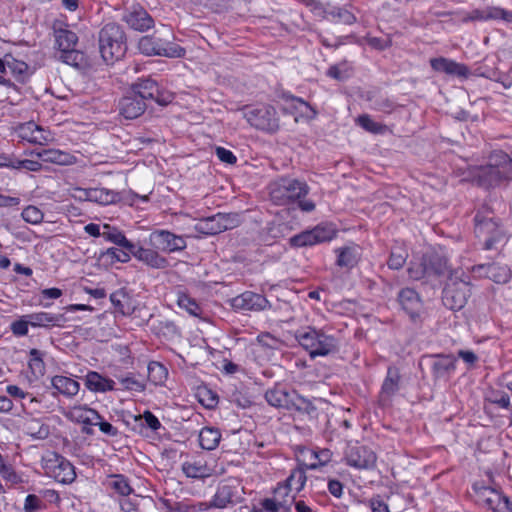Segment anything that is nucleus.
Listing matches in <instances>:
<instances>
[{
  "instance_id": "052dcab7",
  "label": "nucleus",
  "mask_w": 512,
  "mask_h": 512,
  "mask_svg": "<svg viewBox=\"0 0 512 512\" xmlns=\"http://www.w3.org/2000/svg\"><path fill=\"white\" fill-rule=\"evenodd\" d=\"M6 69H9L12 73L22 75L24 74L28 66L25 62L14 59L13 57L6 56Z\"/></svg>"
},
{
  "instance_id": "a19ab883",
  "label": "nucleus",
  "mask_w": 512,
  "mask_h": 512,
  "mask_svg": "<svg viewBox=\"0 0 512 512\" xmlns=\"http://www.w3.org/2000/svg\"><path fill=\"white\" fill-rule=\"evenodd\" d=\"M487 275L496 283H506L511 277V271L507 265L493 263L487 266Z\"/></svg>"
},
{
  "instance_id": "4be33fe9",
  "label": "nucleus",
  "mask_w": 512,
  "mask_h": 512,
  "mask_svg": "<svg viewBox=\"0 0 512 512\" xmlns=\"http://www.w3.org/2000/svg\"><path fill=\"white\" fill-rule=\"evenodd\" d=\"M36 154L41 161L57 165H72L76 161L75 156L58 149H42Z\"/></svg>"
},
{
  "instance_id": "f03ea898",
  "label": "nucleus",
  "mask_w": 512,
  "mask_h": 512,
  "mask_svg": "<svg viewBox=\"0 0 512 512\" xmlns=\"http://www.w3.org/2000/svg\"><path fill=\"white\" fill-rule=\"evenodd\" d=\"M99 49L105 62H113L124 56L126 37L121 26L115 22L105 24L99 32Z\"/></svg>"
},
{
  "instance_id": "6e6552de",
  "label": "nucleus",
  "mask_w": 512,
  "mask_h": 512,
  "mask_svg": "<svg viewBox=\"0 0 512 512\" xmlns=\"http://www.w3.org/2000/svg\"><path fill=\"white\" fill-rule=\"evenodd\" d=\"M470 293L467 281L450 278L443 290V304L451 310H460L466 305Z\"/></svg>"
},
{
  "instance_id": "6ab92c4d",
  "label": "nucleus",
  "mask_w": 512,
  "mask_h": 512,
  "mask_svg": "<svg viewBox=\"0 0 512 512\" xmlns=\"http://www.w3.org/2000/svg\"><path fill=\"white\" fill-rule=\"evenodd\" d=\"M430 65L435 71L444 72L449 75L466 78L469 74L467 66L444 57L432 58Z\"/></svg>"
},
{
  "instance_id": "cd10ccee",
  "label": "nucleus",
  "mask_w": 512,
  "mask_h": 512,
  "mask_svg": "<svg viewBox=\"0 0 512 512\" xmlns=\"http://www.w3.org/2000/svg\"><path fill=\"white\" fill-rule=\"evenodd\" d=\"M182 471L190 478H206L212 474V469L202 460L185 461L182 464Z\"/></svg>"
},
{
  "instance_id": "864d4df0",
  "label": "nucleus",
  "mask_w": 512,
  "mask_h": 512,
  "mask_svg": "<svg viewBox=\"0 0 512 512\" xmlns=\"http://www.w3.org/2000/svg\"><path fill=\"white\" fill-rule=\"evenodd\" d=\"M407 256V252L403 249L398 248L393 250L388 260V266L396 270L402 268L406 262Z\"/></svg>"
},
{
  "instance_id": "0eeeda50",
  "label": "nucleus",
  "mask_w": 512,
  "mask_h": 512,
  "mask_svg": "<svg viewBox=\"0 0 512 512\" xmlns=\"http://www.w3.org/2000/svg\"><path fill=\"white\" fill-rule=\"evenodd\" d=\"M138 49L147 56L158 55L169 58H181L185 49L177 44L162 40L155 35L143 36L138 42Z\"/></svg>"
},
{
  "instance_id": "338daca9",
  "label": "nucleus",
  "mask_w": 512,
  "mask_h": 512,
  "mask_svg": "<svg viewBox=\"0 0 512 512\" xmlns=\"http://www.w3.org/2000/svg\"><path fill=\"white\" fill-rule=\"evenodd\" d=\"M139 419H143L147 427L153 431H157L161 427V423L158 418L150 411H145L139 416Z\"/></svg>"
},
{
  "instance_id": "c9c22d12",
  "label": "nucleus",
  "mask_w": 512,
  "mask_h": 512,
  "mask_svg": "<svg viewBox=\"0 0 512 512\" xmlns=\"http://www.w3.org/2000/svg\"><path fill=\"white\" fill-rule=\"evenodd\" d=\"M455 369V359L451 356L438 357L432 364V370L436 378H442Z\"/></svg>"
},
{
  "instance_id": "4c0bfd02",
  "label": "nucleus",
  "mask_w": 512,
  "mask_h": 512,
  "mask_svg": "<svg viewBox=\"0 0 512 512\" xmlns=\"http://www.w3.org/2000/svg\"><path fill=\"white\" fill-rule=\"evenodd\" d=\"M107 485L120 496H128L133 492L128 480L120 474L111 475L107 481Z\"/></svg>"
},
{
  "instance_id": "de8ad7c7",
  "label": "nucleus",
  "mask_w": 512,
  "mask_h": 512,
  "mask_svg": "<svg viewBox=\"0 0 512 512\" xmlns=\"http://www.w3.org/2000/svg\"><path fill=\"white\" fill-rule=\"evenodd\" d=\"M485 21L501 19L507 23H512V12L500 7H486Z\"/></svg>"
},
{
  "instance_id": "4468645a",
  "label": "nucleus",
  "mask_w": 512,
  "mask_h": 512,
  "mask_svg": "<svg viewBox=\"0 0 512 512\" xmlns=\"http://www.w3.org/2000/svg\"><path fill=\"white\" fill-rule=\"evenodd\" d=\"M17 133L22 140L33 144L46 145L52 140L50 132L34 122L21 124L17 129Z\"/></svg>"
},
{
  "instance_id": "680f3d73",
  "label": "nucleus",
  "mask_w": 512,
  "mask_h": 512,
  "mask_svg": "<svg viewBox=\"0 0 512 512\" xmlns=\"http://www.w3.org/2000/svg\"><path fill=\"white\" fill-rule=\"evenodd\" d=\"M459 16V20L463 23H467L470 21H485V10L474 9L470 12L459 13Z\"/></svg>"
},
{
  "instance_id": "8fccbe9b",
  "label": "nucleus",
  "mask_w": 512,
  "mask_h": 512,
  "mask_svg": "<svg viewBox=\"0 0 512 512\" xmlns=\"http://www.w3.org/2000/svg\"><path fill=\"white\" fill-rule=\"evenodd\" d=\"M399 376L396 371L389 370L388 375L382 385V393L390 396L398 390Z\"/></svg>"
},
{
  "instance_id": "c756f323",
  "label": "nucleus",
  "mask_w": 512,
  "mask_h": 512,
  "mask_svg": "<svg viewBox=\"0 0 512 512\" xmlns=\"http://www.w3.org/2000/svg\"><path fill=\"white\" fill-rule=\"evenodd\" d=\"M102 237H104L109 242L126 248L129 251L135 249V246L129 240H127L125 235L119 229L112 227L109 224L103 225Z\"/></svg>"
},
{
  "instance_id": "c85d7f7f",
  "label": "nucleus",
  "mask_w": 512,
  "mask_h": 512,
  "mask_svg": "<svg viewBox=\"0 0 512 512\" xmlns=\"http://www.w3.org/2000/svg\"><path fill=\"white\" fill-rule=\"evenodd\" d=\"M284 111L296 113L298 115L295 117L296 122L298 121V117L312 119L316 115L315 110L308 103L295 97L287 100V105L284 107Z\"/></svg>"
},
{
  "instance_id": "c03bdc74",
  "label": "nucleus",
  "mask_w": 512,
  "mask_h": 512,
  "mask_svg": "<svg viewBox=\"0 0 512 512\" xmlns=\"http://www.w3.org/2000/svg\"><path fill=\"white\" fill-rule=\"evenodd\" d=\"M218 216L217 214L211 217H207L199 220L196 224L195 228L197 231L207 235H214L220 233L219 224H218Z\"/></svg>"
},
{
  "instance_id": "f257e3e1",
  "label": "nucleus",
  "mask_w": 512,
  "mask_h": 512,
  "mask_svg": "<svg viewBox=\"0 0 512 512\" xmlns=\"http://www.w3.org/2000/svg\"><path fill=\"white\" fill-rule=\"evenodd\" d=\"M478 181L485 187H493L512 179V159L503 151H495L489 163L478 171Z\"/></svg>"
},
{
  "instance_id": "f3484780",
  "label": "nucleus",
  "mask_w": 512,
  "mask_h": 512,
  "mask_svg": "<svg viewBox=\"0 0 512 512\" xmlns=\"http://www.w3.org/2000/svg\"><path fill=\"white\" fill-rule=\"evenodd\" d=\"M28 323L33 328H52L62 327L66 322V318L63 314H53L48 312H36L27 314Z\"/></svg>"
},
{
  "instance_id": "58836bf2",
  "label": "nucleus",
  "mask_w": 512,
  "mask_h": 512,
  "mask_svg": "<svg viewBox=\"0 0 512 512\" xmlns=\"http://www.w3.org/2000/svg\"><path fill=\"white\" fill-rule=\"evenodd\" d=\"M232 501V488L229 485H221L218 487L213 499L209 502L208 507L225 508Z\"/></svg>"
},
{
  "instance_id": "bf43d9fd",
  "label": "nucleus",
  "mask_w": 512,
  "mask_h": 512,
  "mask_svg": "<svg viewBox=\"0 0 512 512\" xmlns=\"http://www.w3.org/2000/svg\"><path fill=\"white\" fill-rule=\"evenodd\" d=\"M28 315L22 316L20 319L11 323V331L15 336H25L28 334Z\"/></svg>"
},
{
  "instance_id": "774afa93",
  "label": "nucleus",
  "mask_w": 512,
  "mask_h": 512,
  "mask_svg": "<svg viewBox=\"0 0 512 512\" xmlns=\"http://www.w3.org/2000/svg\"><path fill=\"white\" fill-rule=\"evenodd\" d=\"M215 153L220 161L227 164H234L237 161L236 156L230 151L223 147H217Z\"/></svg>"
},
{
  "instance_id": "603ef678",
  "label": "nucleus",
  "mask_w": 512,
  "mask_h": 512,
  "mask_svg": "<svg viewBox=\"0 0 512 512\" xmlns=\"http://www.w3.org/2000/svg\"><path fill=\"white\" fill-rule=\"evenodd\" d=\"M119 382L126 390L135 392H142L145 390V384L132 375L120 377Z\"/></svg>"
},
{
  "instance_id": "9b49d317",
  "label": "nucleus",
  "mask_w": 512,
  "mask_h": 512,
  "mask_svg": "<svg viewBox=\"0 0 512 512\" xmlns=\"http://www.w3.org/2000/svg\"><path fill=\"white\" fill-rule=\"evenodd\" d=\"M131 92L139 96L143 101L152 99L160 105H166L173 99L170 93L160 92L157 83L151 79H145L133 84Z\"/></svg>"
},
{
  "instance_id": "2eb2a0df",
  "label": "nucleus",
  "mask_w": 512,
  "mask_h": 512,
  "mask_svg": "<svg viewBox=\"0 0 512 512\" xmlns=\"http://www.w3.org/2000/svg\"><path fill=\"white\" fill-rule=\"evenodd\" d=\"M122 19L129 27L140 32L150 29L154 24L152 17L140 6L126 11Z\"/></svg>"
},
{
  "instance_id": "9d476101",
  "label": "nucleus",
  "mask_w": 512,
  "mask_h": 512,
  "mask_svg": "<svg viewBox=\"0 0 512 512\" xmlns=\"http://www.w3.org/2000/svg\"><path fill=\"white\" fill-rule=\"evenodd\" d=\"M475 222V233L478 238L484 240L485 249H492L496 243L501 242L505 238L499 224L492 218H480L477 215Z\"/></svg>"
},
{
  "instance_id": "412c9836",
  "label": "nucleus",
  "mask_w": 512,
  "mask_h": 512,
  "mask_svg": "<svg viewBox=\"0 0 512 512\" xmlns=\"http://www.w3.org/2000/svg\"><path fill=\"white\" fill-rule=\"evenodd\" d=\"M159 250L152 248H143L139 247L136 250H132L131 252L139 261L145 263L146 265L155 268L162 269L167 267L168 262L166 258L162 257L159 253Z\"/></svg>"
},
{
  "instance_id": "e433bc0d",
  "label": "nucleus",
  "mask_w": 512,
  "mask_h": 512,
  "mask_svg": "<svg viewBox=\"0 0 512 512\" xmlns=\"http://www.w3.org/2000/svg\"><path fill=\"white\" fill-rule=\"evenodd\" d=\"M408 274L410 278L414 280L430 277L431 273L429 269L428 256L425 255L420 260L412 261L408 268Z\"/></svg>"
},
{
  "instance_id": "dca6fc26",
  "label": "nucleus",
  "mask_w": 512,
  "mask_h": 512,
  "mask_svg": "<svg viewBox=\"0 0 512 512\" xmlns=\"http://www.w3.org/2000/svg\"><path fill=\"white\" fill-rule=\"evenodd\" d=\"M145 109V102L132 92H129L119 101V112L126 119L139 117L144 113Z\"/></svg>"
},
{
  "instance_id": "0e129e2a",
  "label": "nucleus",
  "mask_w": 512,
  "mask_h": 512,
  "mask_svg": "<svg viewBox=\"0 0 512 512\" xmlns=\"http://www.w3.org/2000/svg\"><path fill=\"white\" fill-rule=\"evenodd\" d=\"M29 365L33 370L41 372L44 368L42 353L37 349L30 350V361Z\"/></svg>"
},
{
  "instance_id": "a878e982",
  "label": "nucleus",
  "mask_w": 512,
  "mask_h": 512,
  "mask_svg": "<svg viewBox=\"0 0 512 512\" xmlns=\"http://www.w3.org/2000/svg\"><path fill=\"white\" fill-rule=\"evenodd\" d=\"M399 303L411 317L418 315L421 308V301L418 294L410 288H405L400 291Z\"/></svg>"
},
{
  "instance_id": "f8f14e48",
  "label": "nucleus",
  "mask_w": 512,
  "mask_h": 512,
  "mask_svg": "<svg viewBox=\"0 0 512 512\" xmlns=\"http://www.w3.org/2000/svg\"><path fill=\"white\" fill-rule=\"evenodd\" d=\"M56 43L61 50V59L70 64L76 61V52L74 50L78 37L76 33L68 29H58L55 31Z\"/></svg>"
},
{
  "instance_id": "1a4fd4ad",
  "label": "nucleus",
  "mask_w": 512,
  "mask_h": 512,
  "mask_svg": "<svg viewBox=\"0 0 512 512\" xmlns=\"http://www.w3.org/2000/svg\"><path fill=\"white\" fill-rule=\"evenodd\" d=\"M148 244L156 250L165 253L182 251L186 248L183 237L168 230H155L149 235Z\"/></svg>"
},
{
  "instance_id": "37998d69",
  "label": "nucleus",
  "mask_w": 512,
  "mask_h": 512,
  "mask_svg": "<svg viewBox=\"0 0 512 512\" xmlns=\"http://www.w3.org/2000/svg\"><path fill=\"white\" fill-rule=\"evenodd\" d=\"M427 256L431 276H440L447 271L448 267L445 257L436 253L427 254Z\"/></svg>"
},
{
  "instance_id": "49530a36",
  "label": "nucleus",
  "mask_w": 512,
  "mask_h": 512,
  "mask_svg": "<svg viewBox=\"0 0 512 512\" xmlns=\"http://www.w3.org/2000/svg\"><path fill=\"white\" fill-rule=\"evenodd\" d=\"M316 244L330 241L335 236V229L331 225H318L311 229Z\"/></svg>"
},
{
  "instance_id": "e2e57ef3",
  "label": "nucleus",
  "mask_w": 512,
  "mask_h": 512,
  "mask_svg": "<svg viewBox=\"0 0 512 512\" xmlns=\"http://www.w3.org/2000/svg\"><path fill=\"white\" fill-rule=\"evenodd\" d=\"M282 508H284L283 501L276 502L272 499H265L261 508L255 509L254 512H279Z\"/></svg>"
},
{
  "instance_id": "20e7f679",
  "label": "nucleus",
  "mask_w": 512,
  "mask_h": 512,
  "mask_svg": "<svg viewBox=\"0 0 512 512\" xmlns=\"http://www.w3.org/2000/svg\"><path fill=\"white\" fill-rule=\"evenodd\" d=\"M308 187L296 179L283 178L270 186V197L276 205H287L306 196Z\"/></svg>"
},
{
  "instance_id": "423d86ee",
  "label": "nucleus",
  "mask_w": 512,
  "mask_h": 512,
  "mask_svg": "<svg viewBox=\"0 0 512 512\" xmlns=\"http://www.w3.org/2000/svg\"><path fill=\"white\" fill-rule=\"evenodd\" d=\"M243 116L256 129L274 133L279 129V118L274 107L258 105L245 107Z\"/></svg>"
},
{
  "instance_id": "6e6d98bb",
  "label": "nucleus",
  "mask_w": 512,
  "mask_h": 512,
  "mask_svg": "<svg viewBox=\"0 0 512 512\" xmlns=\"http://www.w3.org/2000/svg\"><path fill=\"white\" fill-rule=\"evenodd\" d=\"M178 305L193 316H198L201 313L200 306L186 295L179 296Z\"/></svg>"
},
{
  "instance_id": "473e14b6",
  "label": "nucleus",
  "mask_w": 512,
  "mask_h": 512,
  "mask_svg": "<svg viewBox=\"0 0 512 512\" xmlns=\"http://www.w3.org/2000/svg\"><path fill=\"white\" fill-rule=\"evenodd\" d=\"M376 462L375 453L366 446H359L354 455V468H370Z\"/></svg>"
},
{
  "instance_id": "5701e85b",
  "label": "nucleus",
  "mask_w": 512,
  "mask_h": 512,
  "mask_svg": "<svg viewBox=\"0 0 512 512\" xmlns=\"http://www.w3.org/2000/svg\"><path fill=\"white\" fill-rule=\"evenodd\" d=\"M52 387L57 391V393L71 398L78 394L80 385L73 378L56 375L51 380Z\"/></svg>"
},
{
  "instance_id": "7c9ffc66",
  "label": "nucleus",
  "mask_w": 512,
  "mask_h": 512,
  "mask_svg": "<svg viewBox=\"0 0 512 512\" xmlns=\"http://www.w3.org/2000/svg\"><path fill=\"white\" fill-rule=\"evenodd\" d=\"M221 433L218 429L204 427L199 433V444L205 450H214L220 442Z\"/></svg>"
},
{
  "instance_id": "bb28decb",
  "label": "nucleus",
  "mask_w": 512,
  "mask_h": 512,
  "mask_svg": "<svg viewBox=\"0 0 512 512\" xmlns=\"http://www.w3.org/2000/svg\"><path fill=\"white\" fill-rule=\"evenodd\" d=\"M21 429L24 433L34 439H45L49 435V427L41 420L31 416L25 417L21 423Z\"/></svg>"
},
{
  "instance_id": "4d7b16f0",
  "label": "nucleus",
  "mask_w": 512,
  "mask_h": 512,
  "mask_svg": "<svg viewBox=\"0 0 512 512\" xmlns=\"http://www.w3.org/2000/svg\"><path fill=\"white\" fill-rule=\"evenodd\" d=\"M327 75L331 78H334L336 80H345L350 77L349 68L346 63L338 64L331 66L328 71Z\"/></svg>"
},
{
  "instance_id": "a18cd8bd",
  "label": "nucleus",
  "mask_w": 512,
  "mask_h": 512,
  "mask_svg": "<svg viewBox=\"0 0 512 512\" xmlns=\"http://www.w3.org/2000/svg\"><path fill=\"white\" fill-rule=\"evenodd\" d=\"M292 492L293 491H291L285 483L278 485L275 489L273 500L276 502H284V508L281 510L289 511V504L295 499V494H291Z\"/></svg>"
},
{
  "instance_id": "69168bd1",
  "label": "nucleus",
  "mask_w": 512,
  "mask_h": 512,
  "mask_svg": "<svg viewBox=\"0 0 512 512\" xmlns=\"http://www.w3.org/2000/svg\"><path fill=\"white\" fill-rule=\"evenodd\" d=\"M336 252L338 253V257H337V265L338 266H347L351 260H352V251L350 249V247L346 246V247H343V248H339L336 250Z\"/></svg>"
},
{
  "instance_id": "2f4dec72",
  "label": "nucleus",
  "mask_w": 512,
  "mask_h": 512,
  "mask_svg": "<svg viewBox=\"0 0 512 512\" xmlns=\"http://www.w3.org/2000/svg\"><path fill=\"white\" fill-rule=\"evenodd\" d=\"M480 497L485 505L496 512H500L506 499V496H503L501 493L491 488L481 489Z\"/></svg>"
},
{
  "instance_id": "09e8293b",
  "label": "nucleus",
  "mask_w": 512,
  "mask_h": 512,
  "mask_svg": "<svg viewBox=\"0 0 512 512\" xmlns=\"http://www.w3.org/2000/svg\"><path fill=\"white\" fill-rule=\"evenodd\" d=\"M357 121L363 129H365L368 132L374 133V134L383 133L384 130L386 129V126H384L378 122H375L368 115L359 116Z\"/></svg>"
},
{
  "instance_id": "39448f33",
  "label": "nucleus",
  "mask_w": 512,
  "mask_h": 512,
  "mask_svg": "<svg viewBox=\"0 0 512 512\" xmlns=\"http://www.w3.org/2000/svg\"><path fill=\"white\" fill-rule=\"evenodd\" d=\"M41 467L46 475L62 484H70L76 478L74 466L63 456L55 452H47L42 456Z\"/></svg>"
},
{
  "instance_id": "b1692460",
  "label": "nucleus",
  "mask_w": 512,
  "mask_h": 512,
  "mask_svg": "<svg viewBox=\"0 0 512 512\" xmlns=\"http://www.w3.org/2000/svg\"><path fill=\"white\" fill-rule=\"evenodd\" d=\"M83 193L84 199L101 205H109L118 200V194L114 191L105 188H90L80 190Z\"/></svg>"
},
{
  "instance_id": "f704fd0d",
  "label": "nucleus",
  "mask_w": 512,
  "mask_h": 512,
  "mask_svg": "<svg viewBox=\"0 0 512 512\" xmlns=\"http://www.w3.org/2000/svg\"><path fill=\"white\" fill-rule=\"evenodd\" d=\"M290 392L281 387H274L265 393L266 401L273 407L286 408Z\"/></svg>"
},
{
  "instance_id": "ddd939ff",
  "label": "nucleus",
  "mask_w": 512,
  "mask_h": 512,
  "mask_svg": "<svg viewBox=\"0 0 512 512\" xmlns=\"http://www.w3.org/2000/svg\"><path fill=\"white\" fill-rule=\"evenodd\" d=\"M231 306L236 310L261 311L270 307V303L264 296L246 291L231 299Z\"/></svg>"
},
{
  "instance_id": "ea45409f",
  "label": "nucleus",
  "mask_w": 512,
  "mask_h": 512,
  "mask_svg": "<svg viewBox=\"0 0 512 512\" xmlns=\"http://www.w3.org/2000/svg\"><path fill=\"white\" fill-rule=\"evenodd\" d=\"M306 480L307 477L304 468L298 467L291 472V474L285 481V484L287 485L288 488H290L291 491L294 492V494H296L303 489Z\"/></svg>"
},
{
  "instance_id": "a211bd4d",
  "label": "nucleus",
  "mask_w": 512,
  "mask_h": 512,
  "mask_svg": "<svg viewBox=\"0 0 512 512\" xmlns=\"http://www.w3.org/2000/svg\"><path fill=\"white\" fill-rule=\"evenodd\" d=\"M64 415L72 422L81 425H94L99 419V413L87 405H74Z\"/></svg>"
},
{
  "instance_id": "393cba45",
  "label": "nucleus",
  "mask_w": 512,
  "mask_h": 512,
  "mask_svg": "<svg viewBox=\"0 0 512 512\" xmlns=\"http://www.w3.org/2000/svg\"><path fill=\"white\" fill-rule=\"evenodd\" d=\"M85 385L92 392H107L114 390L115 382L112 379L90 371L85 376Z\"/></svg>"
},
{
  "instance_id": "3c124183",
  "label": "nucleus",
  "mask_w": 512,
  "mask_h": 512,
  "mask_svg": "<svg viewBox=\"0 0 512 512\" xmlns=\"http://www.w3.org/2000/svg\"><path fill=\"white\" fill-rule=\"evenodd\" d=\"M313 233L311 230L301 232L290 239V244L294 247L312 246L316 243L313 240Z\"/></svg>"
},
{
  "instance_id": "13d9d810",
  "label": "nucleus",
  "mask_w": 512,
  "mask_h": 512,
  "mask_svg": "<svg viewBox=\"0 0 512 512\" xmlns=\"http://www.w3.org/2000/svg\"><path fill=\"white\" fill-rule=\"evenodd\" d=\"M217 216L220 233L237 226L238 220L236 215L218 213Z\"/></svg>"
},
{
  "instance_id": "aec40b11",
  "label": "nucleus",
  "mask_w": 512,
  "mask_h": 512,
  "mask_svg": "<svg viewBox=\"0 0 512 512\" xmlns=\"http://www.w3.org/2000/svg\"><path fill=\"white\" fill-rule=\"evenodd\" d=\"M300 455L303 457V461H310L309 463H305V466L308 469L315 470L328 464L332 459L333 453L326 448L318 450L303 449L301 450Z\"/></svg>"
},
{
  "instance_id": "72a5a7b5",
  "label": "nucleus",
  "mask_w": 512,
  "mask_h": 512,
  "mask_svg": "<svg viewBox=\"0 0 512 512\" xmlns=\"http://www.w3.org/2000/svg\"><path fill=\"white\" fill-rule=\"evenodd\" d=\"M286 409L296 410L300 413L310 414L315 411V407L310 400L297 394L295 391H291L288 399V406Z\"/></svg>"
},
{
  "instance_id": "79ce46f5",
  "label": "nucleus",
  "mask_w": 512,
  "mask_h": 512,
  "mask_svg": "<svg viewBox=\"0 0 512 512\" xmlns=\"http://www.w3.org/2000/svg\"><path fill=\"white\" fill-rule=\"evenodd\" d=\"M148 379L155 385L162 384L167 378V369L159 362L152 361L148 364Z\"/></svg>"
},
{
  "instance_id": "7ed1b4c3",
  "label": "nucleus",
  "mask_w": 512,
  "mask_h": 512,
  "mask_svg": "<svg viewBox=\"0 0 512 512\" xmlns=\"http://www.w3.org/2000/svg\"><path fill=\"white\" fill-rule=\"evenodd\" d=\"M295 337L312 358L326 356L334 348V339L311 327L300 329Z\"/></svg>"
},
{
  "instance_id": "5fc2aeb1",
  "label": "nucleus",
  "mask_w": 512,
  "mask_h": 512,
  "mask_svg": "<svg viewBox=\"0 0 512 512\" xmlns=\"http://www.w3.org/2000/svg\"><path fill=\"white\" fill-rule=\"evenodd\" d=\"M42 211L36 206H28L22 211V218L31 224H39L43 220Z\"/></svg>"
}]
</instances>
